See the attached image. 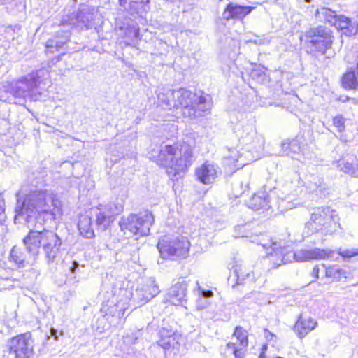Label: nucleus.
Here are the masks:
<instances>
[{"instance_id":"1","label":"nucleus","mask_w":358,"mask_h":358,"mask_svg":"<svg viewBox=\"0 0 358 358\" xmlns=\"http://www.w3.org/2000/svg\"><path fill=\"white\" fill-rule=\"evenodd\" d=\"M17 196L15 222H24L30 229L23 238L27 252L35 259L41 248L48 262H53L61 252L62 241L55 232L40 229L62 215L61 201L46 189L31 190L24 197L19 192Z\"/></svg>"},{"instance_id":"2","label":"nucleus","mask_w":358,"mask_h":358,"mask_svg":"<svg viewBox=\"0 0 358 358\" xmlns=\"http://www.w3.org/2000/svg\"><path fill=\"white\" fill-rule=\"evenodd\" d=\"M149 155L158 165L166 168L170 176L185 173L193 162L192 148L186 143L162 144L157 150H152Z\"/></svg>"},{"instance_id":"3","label":"nucleus","mask_w":358,"mask_h":358,"mask_svg":"<svg viewBox=\"0 0 358 358\" xmlns=\"http://www.w3.org/2000/svg\"><path fill=\"white\" fill-rule=\"evenodd\" d=\"M46 71L40 69L15 81L3 82L0 87V101L24 105L27 99L37 101L41 92L38 87L41 83V78L45 76Z\"/></svg>"},{"instance_id":"4","label":"nucleus","mask_w":358,"mask_h":358,"mask_svg":"<svg viewBox=\"0 0 358 358\" xmlns=\"http://www.w3.org/2000/svg\"><path fill=\"white\" fill-rule=\"evenodd\" d=\"M262 246L266 249L268 255L275 258L273 262L276 266L282 264L292 262L293 260L303 262L313 259H323L332 258L334 251L331 250H322L317 248L310 250H300L296 252L289 250L287 248H282L277 243L268 241L266 243H262Z\"/></svg>"},{"instance_id":"5","label":"nucleus","mask_w":358,"mask_h":358,"mask_svg":"<svg viewBox=\"0 0 358 358\" xmlns=\"http://www.w3.org/2000/svg\"><path fill=\"white\" fill-rule=\"evenodd\" d=\"M306 227L311 233L321 231L325 234H332L337 231L341 224L336 210L329 207H320L313 210Z\"/></svg>"},{"instance_id":"6","label":"nucleus","mask_w":358,"mask_h":358,"mask_svg":"<svg viewBox=\"0 0 358 358\" xmlns=\"http://www.w3.org/2000/svg\"><path fill=\"white\" fill-rule=\"evenodd\" d=\"M154 223L153 215L146 210L139 214H131L122 217L119 225L121 231L127 238L144 236L149 234L150 227Z\"/></svg>"},{"instance_id":"7","label":"nucleus","mask_w":358,"mask_h":358,"mask_svg":"<svg viewBox=\"0 0 358 358\" xmlns=\"http://www.w3.org/2000/svg\"><path fill=\"white\" fill-rule=\"evenodd\" d=\"M120 285V282L112 277L105 281L102 285L103 294L104 298L107 299L103 308L108 307L106 311H108L113 316L118 317H122L128 308L127 303L122 302V299L117 300L120 296L127 292L126 289H122Z\"/></svg>"},{"instance_id":"8","label":"nucleus","mask_w":358,"mask_h":358,"mask_svg":"<svg viewBox=\"0 0 358 358\" xmlns=\"http://www.w3.org/2000/svg\"><path fill=\"white\" fill-rule=\"evenodd\" d=\"M301 40H304L307 51L310 53L324 54L333 43V36L328 29L323 27L311 28L308 30Z\"/></svg>"},{"instance_id":"9","label":"nucleus","mask_w":358,"mask_h":358,"mask_svg":"<svg viewBox=\"0 0 358 358\" xmlns=\"http://www.w3.org/2000/svg\"><path fill=\"white\" fill-rule=\"evenodd\" d=\"M189 247V241L184 236H164L159 239L157 244L158 250L162 258H185L188 255Z\"/></svg>"},{"instance_id":"10","label":"nucleus","mask_w":358,"mask_h":358,"mask_svg":"<svg viewBox=\"0 0 358 358\" xmlns=\"http://www.w3.org/2000/svg\"><path fill=\"white\" fill-rule=\"evenodd\" d=\"M8 346L14 358H29L34 354V340L31 334L27 332L13 337Z\"/></svg>"},{"instance_id":"11","label":"nucleus","mask_w":358,"mask_h":358,"mask_svg":"<svg viewBox=\"0 0 358 358\" xmlns=\"http://www.w3.org/2000/svg\"><path fill=\"white\" fill-rule=\"evenodd\" d=\"M123 210L121 204L110 203L106 205H99L92 209L95 216L96 226L99 230L105 231L113 223L114 217Z\"/></svg>"},{"instance_id":"12","label":"nucleus","mask_w":358,"mask_h":358,"mask_svg":"<svg viewBox=\"0 0 358 358\" xmlns=\"http://www.w3.org/2000/svg\"><path fill=\"white\" fill-rule=\"evenodd\" d=\"M242 143L245 144L246 154L252 152L253 161L259 157V152L264 149V138L262 135L257 134L252 124H247L242 128V133L240 134Z\"/></svg>"},{"instance_id":"13","label":"nucleus","mask_w":358,"mask_h":358,"mask_svg":"<svg viewBox=\"0 0 358 358\" xmlns=\"http://www.w3.org/2000/svg\"><path fill=\"white\" fill-rule=\"evenodd\" d=\"M194 101H197L195 94L183 88L174 90L173 108H181L184 116L192 117L196 115Z\"/></svg>"},{"instance_id":"14","label":"nucleus","mask_w":358,"mask_h":358,"mask_svg":"<svg viewBox=\"0 0 358 358\" xmlns=\"http://www.w3.org/2000/svg\"><path fill=\"white\" fill-rule=\"evenodd\" d=\"M94 8H90L88 6H82L76 15H69L65 16L62 20L61 25L62 26H70L72 27H78L83 29V27H85L86 29L90 28L94 20Z\"/></svg>"},{"instance_id":"15","label":"nucleus","mask_w":358,"mask_h":358,"mask_svg":"<svg viewBox=\"0 0 358 358\" xmlns=\"http://www.w3.org/2000/svg\"><path fill=\"white\" fill-rule=\"evenodd\" d=\"M180 336L173 332L171 329L162 328L159 331V338L157 342V345L164 350V357L168 355H175L179 350Z\"/></svg>"},{"instance_id":"16","label":"nucleus","mask_w":358,"mask_h":358,"mask_svg":"<svg viewBox=\"0 0 358 358\" xmlns=\"http://www.w3.org/2000/svg\"><path fill=\"white\" fill-rule=\"evenodd\" d=\"M220 174L219 166L209 161L205 162L195 169L196 179L204 185L213 184Z\"/></svg>"},{"instance_id":"17","label":"nucleus","mask_w":358,"mask_h":358,"mask_svg":"<svg viewBox=\"0 0 358 358\" xmlns=\"http://www.w3.org/2000/svg\"><path fill=\"white\" fill-rule=\"evenodd\" d=\"M247 345V331L241 327H236L232 337V341L227 345V350H231L236 358H243L244 356V348Z\"/></svg>"},{"instance_id":"18","label":"nucleus","mask_w":358,"mask_h":358,"mask_svg":"<svg viewBox=\"0 0 358 358\" xmlns=\"http://www.w3.org/2000/svg\"><path fill=\"white\" fill-rule=\"evenodd\" d=\"M159 292V289L157 284L155 281L150 280L146 284L136 289L133 297L135 300L138 301L140 305H143L157 296Z\"/></svg>"},{"instance_id":"19","label":"nucleus","mask_w":358,"mask_h":358,"mask_svg":"<svg viewBox=\"0 0 358 358\" xmlns=\"http://www.w3.org/2000/svg\"><path fill=\"white\" fill-rule=\"evenodd\" d=\"M187 285L185 281L178 282L171 287L166 296V301L174 306H183L186 303Z\"/></svg>"},{"instance_id":"20","label":"nucleus","mask_w":358,"mask_h":358,"mask_svg":"<svg viewBox=\"0 0 358 358\" xmlns=\"http://www.w3.org/2000/svg\"><path fill=\"white\" fill-rule=\"evenodd\" d=\"M254 9L255 7L252 6H244L231 2L227 5L224 12L222 13V17L227 20H229L231 19L242 20Z\"/></svg>"},{"instance_id":"21","label":"nucleus","mask_w":358,"mask_h":358,"mask_svg":"<svg viewBox=\"0 0 358 358\" xmlns=\"http://www.w3.org/2000/svg\"><path fill=\"white\" fill-rule=\"evenodd\" d=\"M120 6L131 15L143 17L149 10V0H119Z\"/></svg>"},{"instance_id":"22","label":"nucleus","mask_w":358,"mask_h":358,"mask_svg":"<svg viewBox=\"0 0 358 358\" xmlns=\"http://www.w3.org/2000/svg\"><path fill=\"white\" fill-rule=\"evenodd\" d=\"M317 327V322L311 317H303L301 315L296 322L294 331L301 339L305 338L310 332Z\"/></svg>"},{"instance_id":"23","label":"nucleus","mask_w":358,"mask_h":358,"mask_svg":"<svg viewBox=\"0 0 358 358\" xmlns=\"http://www.w3.org/2000/svg\"><path fill=\"white\" fill-rule=\"evenodd\" d=\"M224 157L229 165L234 164L236 166H243L253 161L246 152L240 153L236 148H227L224 153Z\"/></svg>"},{"instance_id":"24","label":"nucleus","mask_w":358,"mask_h":358,"mask_svg":"<svg viewBox=\"0 0 358 358\" xmlns=\"http://www.w3.org/2000/svg\"><path fill=\"white\" fill-rule=\"evenodd\" d=\"M334 27L346 36L355 35L358 32V23L343 15H340Z\"/></svg>"},{"instance_id":"25","label":"nucleus","mask_w":358,"mask_h":358,"mask_svg":"<svg viewBox=\"0 0 358 358\" xmlns=\"http://www.w3.org/2000/svg\"><path fill=\"white\" fill-rule=\"evenodd\" d=\"M158 105L164 109L173 108L174 90L159 87L156 92Z\"/></svg>"},{"instance_id":"26","label":"nucleus","mask_w":358,"mask_h":358,"mask_svg":"<svg viewBox=\"0 0 358 358\" xmlns=\"http://www.w3.org/2000/svg\"><path fill=\"white\" fill-rule=\"evenodd\" d=\"M336 166L340 171L350 176L357 177L358 160L354 157L343 158L336 162Z\"/></svg>"},{"instance_id":"27","label":"nucleus","mask_w":358,"mask_h":358,"mask_svg":"<svg viewBox=\"0 0 358 358\" xmlns=\"http://www.w3.org/2000/svg\"><path fill=\"white\" fill-rule=\"evenodd\" d=\"M197 295L196 301V307L198 310H203L207 308L210 302L209 299L213 296V292L211 290H206L203 289L198 282H196V288L194 289Z\"/></svg>"},{"instance_id":"28","label":"nucleus","mask_w":358,"mask_h":358,"mask_svg":"<svg viewBox=\"0 0 358 358\" xmlns=\"http://www.w3.org/2000/svg\"><path fill=\"white\" fill-rule=\"evenodd\" d=\"M78 228L81 236L86 238L94 236V231L92 228V219L87 215H82L79 217Z\"/></svg>"},{"instance_id":"29","label":"nucleus","mask_w":358,"mask_h":358,"mask_svg":"<svg viewBox=\"0 0 358 358\" xmlns=\"http://www.w3.org/2000/svg\"><path fill=\"white\" fill-rule=\"evenodd\" d=\"M269 203L267 194L263 192L259 194H254L249 201L248 206L254 210H267L270 207Z\"/></svg>"},{"instance_id":"30","label":"nucleus","mask_w":358,"mask_h":358,"mask_svg":"<svg viewBox=\"0 0 358 358\" xmlns=\"http://www.w3.org/2000/svg\"><path fill=\"white\" fill-rule=\"evenodd\" d=\"M315 15L317 18L323 20L332 26H335L340 15H338L334 10L326 7H320L316 10Z\"/></svg>"},{"instance_id":"31","label":"nucleus","mask_w":358,"mask_h":358,"mask_svg":"<svg viewBox=\"0 0 358 358\" xmlns=\"http://www.w3.org/2000/svg\"><path fill=\"white\" fill-rule=\"evenodd\" d=\"M322 266L325 268V275L327 278H331L336 280H340L342 278H347L348 273L338 266H331L325 267L324 264Z\"/></svg>"},{"instance_id":"32","label":"nucleus","mask_w":358,"mask_h":358,"mask_svg":"<svg viewBox=\"0 0 358 358\" xmlns=\"http://www.w3.org/2000/svg\"><path fill=\"white\" fill-rule=\"evenodd\" d=\"M343 85L345 88H358V73L354 71L347 72L343 77Z\"/></svg>"},{"instance_id":"33","label":"nucleus","mask_w":358,"mask_h":358,"mask_svg":"<svg viewBox=\"0 0 358 358\" xmlns=\"http://www.w3.org/2000/svg\"><path fill=\"white\" fill-rule=\"evenodd\" d=\"M282 146L285 154L288 156L292 157V158H294L292 154H296L301 150L299 143L298 140L296 139H294L289 142H284L282 143Z\"/></svg>"},{"instance_id":"34","label":"nucleus","mask_w":358,"mask_h":358,"mask_svg":"<svg viewBox=\"0 0 358 358\" xmlns=\"http://www.w3.org/2000/svg\"><path fill=\"white\" fill-rule=\"evenodd\" d=\"M197 101H194V108L196 110V115L194 117L201 115V113L208 111L210 108V103L206 102V99L204 96L197 97Z\"/></svg>"},{"instance_id":"35","label":"nucleus","mask_w":358,"mask_h":358,"mask_svg":"<svg viewBox=\"0 0 358 358\" xmlns=\"http://www.w3.org/2000/svg\"><path fill=\"white\" fill-rule=\"evenodd\" d=\"M10 258L19 267H24L25 258L20 248L14 246L10 251Z\"/></svg>"},{"instance_id":"36","label":"nucleus","mask_w":358,"mask_h":358,"mask_svg":"<svg viewBox=\"0 0 358 358\" xmlns=\"http://www.w3.org/2000/svg\"><path fill=\"white\" fill-rule=\"evenodd\" d=\"M69 36L65 37V40L62 41H55L54 40L50 39L46 43V51L48 52L53 53L55 49L58 50L61 48L68 41Z\"/></svg>"},{"instance_id":"37","label":"nucleus","mask_w":358,"mask_h":358,"mask_svg":"<svg viewBox=\"0 0 358 358\" xmlns=\"http://www.w3.org/2000/svg\"><path fill=\"white\" fill-rule=\"evenodd\" d=\"M345 120L341 115H338L333 118V124L338 132H342L345 130Z\"/></svg>"},{"instance_id":"38","label":"nucleus","mask_w":358,"mask_h":358,"mask_svg":"<svg viewBox=\"0 0 358 358\" xmlns=\"http://www.w3.org/2000/svg\"><path fill=\"white\" fill-rule=\"evenodd\" d=\"M295 185L292 182H287L282 187V193L285 194V198L289 197L290 196H296V189H294Z\"/></svg>"},{"instance_id":"39","label":"nucleus","mask_w":358,"mask_h":358,"mask_svg":"<svg viewBox=\"0 0 358 358\" xmlns=\"http://www.w3.org/2000/svg\"><path fill=\"white\" fill-rule=\"evenodd\" d=\"M234 237H244L248 236V232L245 230V225H238L234 228Z\"/></svg>"},{"instance_id":"40","label":"nucleus","mask_w":358,"mask_h":358,"mask_svg":"<svg viewBox=\"0 0 358 358\" xmlns=\"http://www.w3.org/2000/svg\"><path fill=\"white\" fill-rule=\"evenodd\" d=\"M236 275V280L238 284H241L244 280H245L247 278L250 277V274L249 273H245L242 271V269L240 270H235Z\"/></svg>"},{"instance_id":"41","label":"nucleus","mask_w":358,"mask_h":358,"mask_svg":"<svg viewBox=\"0 0 358 358\" xmlns=\"http://www.w3.org/2000/svg\"><path fill=\"white\" fill-rule=\"evenodd\" d=\"M338 255L343 257H352L358 255V249L355 250H345L338 251Z\"/></svg>"},{"instance_id":"42","label":"nucleus","mask_w":358,"mask_h":358,"mask_svg":"<svg viewBox=\"0 0 358 358\" xmlns=\"http://www.w3.org/2000/svg\"><path fill=\"white\" fill-rule=\"evenodd\" d=\"M5 217L4 202L2 198L0 196V224H3V222L5 221Z\"/></svg>"},{"instance_id":"43","label":"nucleus","mask_w":358,"mask_h":358,"mask_svg":"<svg viewBox=\"0 0 358 358\" xmlns=\"http://www.w3.org/2000/svg\"><path fill=\"white\" fill-rule=\"evenodd\" d=\"M319 267L318 266H314L313 269V275L315 276L316 278H319Z\"/></svg>"},{"instance_id":"44","label":"nucleus","mask_w":358,"mask_h":358,"mask_svg":"<svg viewBox=\"0 0 358 358\" xmlns=\"http://www.w3.org/2000/svg\"><path fill=\"white\" fill-rule=\"evenodd\" d=\"M57 331L56 329H53V328H52V329H50L51 335H52V336H54L55 338H57Z\"/></svg>"},{"instance_id":"45","label":"nucleus","mask_w":358,"mask_h":358,"mask_svg":"<svg viewBox=\"0 0 358 358\" xmlns=\"http://www.w3.org/2000/svg\"><path fill=\"white\" fill-rule=\"evenodd\" d=\"M78 265V264L76 262H73V266H71V268H70L71 272H74V271L77 268Z\"/></svg>"},{"instance_id":"46","label":"nucleus","mask_w":358,"mask_h":358,"mask_svg":"<svg viewBox=\"0 0 358 358\" xmlns=\"http://www.w3.org/2000/svg\"><path fill=\"white\" fill-rule=\"evenodd\" d=\"M0 2H1L2 4H6V3H7L5 0H0Z\"/></svg>"},{"instance_id":"47","label":"nucleus","mask_w":358,"mask_h":358,"mask_svg":"<svg viewBox=\"0 0 358 358\" xmlns=\"http://www.w3.org/2000/svg\"><path fill=\"white\" fill-rule=\"evenodd\" d=\"M259 358H264V355L263 353H262L260 355H259Z\"/></svg>"},{"instance_id":"48","label":"nucleus","mask_w":358,"mask_h":358,"mask_svg":"<svg viewBox=\"0 0 358 358\" xmlns=\"http://www.w3.org/2000/svg\"><path fill=\"white\" fill-rule=\"evenodd\" d=\"M256 72H257V71H254L252 72V76H253V77L256 75Z\"/></svg>"},{"instance_id":"49","label":"nucleus","mask_w":358,"mask_h":358,"mask_svg":"<svg viewBox=\"0 0 358 358\" xmlns=\"http://www.w3.org/2000/svg\"><path fill=\"white\" fill-rule=\"evenodd\" d=\"M310 189H311L312 190H315V187H310Z\"/></svg>"},{"instance_id":"50","label":"nucleus","mask_w":358,"mask_h":358,"mask_svg":"<svg viewBox=\"0 0 358 358\" xmlns=\"http://www.w3.org/2000/svg\"><path fill=\"white\" fill-rule=\"evenodd\" d=\"M315 180H317V182H320V179H319V178H315Z\"/></svg>"},{"instance_id":"51","label":"nucleus","mask_w":358,"mask_h":358,"mask_svg":"<svg viewBox=\"0 0 358 358\" xmlns=\"http://www.w3.org/2000/svg\"><path fill=\"white\" fill-rule=\"evenodd\" d=\"M317 182H315V187L317 188Z\"/></svg>"},{"instance_id":"52","label":"nucleus","mask_w":358,"mask_h":358,"mask_svg":"<svg viewBox=\"0 0 358 358\" xmlns=\"http://www.w3.org/2000/svg\"><path fill=\"white\" fill-rule=\"evenodd\" d=\"M357 177H358V175H357Z\"/></svg>"}]
</instances>
